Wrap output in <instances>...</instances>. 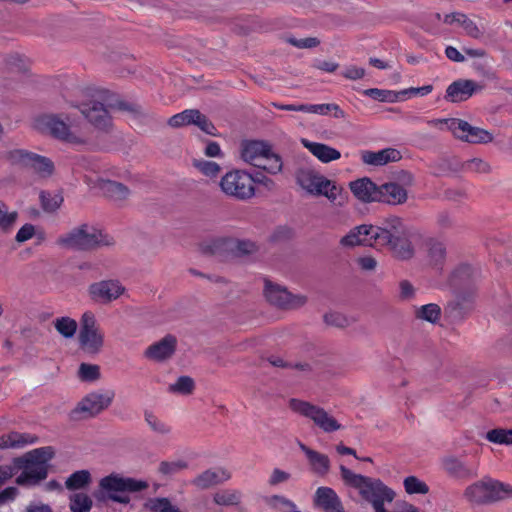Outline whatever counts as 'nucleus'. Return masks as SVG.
<instances>
[{
	"instance_id": "obj_1",
	"label": "nucleus",
	"mask_w": 512,
	"mask_h": 512,
	"mask_svg": "<svg viewBox=\"0 0 512 512\" xmlns=\"http://www.w3.org/2000/svg\"><path fill=\"white\" fill-rule=\"evenodd\" d=\"M57 244L71 250L90 251L101 246H111L114 244V240L95 228H91L89 231V226L82 224L61 235L57 239Z\"/></svg>"
},
{
	"instance_id": "obj_2",
	"label": "nucleus",
	"mask_w": 512,
	"mask_h": 512,
	"mask_svg": "<svg viewBox=\"0 0 512 512\" xmlns=\"http://www.w3.org/2000/svg\"><path fill=\"white\" fill-rule=\"evenodd\" d=\"M54 456L51 446L36 448L29 451L21 459L22 473L17 477L18 484H35L45 479L48 473L49 461Z\"/></svg>"
},
{
	"instance_id": "obj_3",
	"label": "nucleus",
	"mask_w": 512,
	"mask_h": 512,
	"mask_svg": "<svg viewBox=\"0 0 512 512\" xmlns=\"http://www.w3.org/2000/svg\"><path fill=\"white\" fill-rule=\"evenodd\" d=\"M344 483L359 491L361 496L372 503L376 512H384V485L380 480L356 474L344 465L340 466Z\"/></svg>"
},
{
	"instance_id": "obj_4",
	"label": "nucleus",
	"mask_w": 512,
	"mask_h": 512,
	"mask_svg": "<svg viewBox=\"0 0 512 512\" xmlns=\"http://www.w3.org/2000/svg\"><path fill=\"white\" fill-rule=\"evenodd\" d=\"M412 232L399 217L386 218V245L389 246L393 256L401 260H407L414 255V247L411 242Z\"/></svg>"
},
{
	"instance_id": "obj_5",
	"label": "nucleus",
	"mask_w": 512,
	"mask_h": 512,
	"mask_svg": "<svg viewBox=\"0 0 512 512\" xmlns=\"http://www.w3.org/2000/svg\"><path fill=\"white\" fill-rule=\"evenodd\" d=\"M99 486L107 497L115 502L127 504L130 497L127 493L139 492L148 487V483L131 477L112 473L100 480Z\"/></svg>"
},
{
	"instance_id": "obj_6",
	"label": "nucleus",
	"mask_w": 512,
	"mask_h": 512,
	"mask_svg": "<svg viewBox=\"0 0 512 512\" xmlns=\"http://www.w3.org/2000/svg\"><path fill=\"white\" fill-rule=\"evenodd\" d=\"M255 179L244 170H232L222 176L219 186L228 197L246 201L255 195Z\"/></svg>"
},
{
	"instance_id": "obj_7",
	"label": "nucleus",
	"mask_w": 512,
	"mask_h": 512,
	"mask_svg": "<svg viewBox=\"0 0 512 512\" xmlns=\"http://www.w3.org/2000/svg\"><path fill=\"white\" fill-rule=\"evenodd\" d=\"M428 123L435 126L445 124L454 137L463 142L471 144H486L493 140V135L489 131L480 127L472 126L462 119H434L428 121Z\"/></svg>"
},
{
	"instance_id": "obj_8",
	"label": "nucleus",
	"mask_w": 512,
	"mask_h": 512,
	"mask_svg": "<svg viewBox=\"0 0 512 512\" xmlns=\"http://www.w3.org/2000/svg\"><path fill=\"white\" fill-rule=\"evenodd\" d=\"M289 407L293 412L311 420L315 426L326 433L342 428V425L324 408L310 402L292 398L289 401Z\"/></svg>"
},
{
	"instance_id": "obj_9",
	"label": "nucleus",
	"mask_w": 512,
	"mask_h": 512,
	"mask_svg": "<svg viewBox=\"0 0 512 512\" xmlns=\"http://www.w3.org/2000/svg\"><path fill=\"white\" fill-rule=\"evenodd\" d=\"M32 127L38 133L59 141L76 143L70 126L57 114H41L34 118Z\"/></svg>"
},
{
	"instance_id": "obj_10",
	"label": "nucleus",
	"mask_w": 512,
	"mask_h": 512,
	"mask_svg": "<svg viewBox=\"0 0 512 512\" xmlns=\"http://www.w3.org/2000/svg\"><path fill=\"white\" fill-rule=\"evenodd\" d=\"M115 397L113 390L94 391L87 394L72 410L73 419H84L98 415L107 409Z\"/></svg>"
},
{
	"instance_id": "obj_11",
	"label": "nucleus",
	"mask_w": 512,
	"mask_h": 512,
	"mask_svg": "<svg viewBox=\"0 0 512 512\" xmlns=\"http://www.w3.org/2000/svg\"><path fill=\"white\" fill-rule=\"evenodd\" d=\"M80 347L89 354H97L104 344V334L91 313H84L79 331Z\"/></svg>"
},
{
	"instance_id": "obj_12",
	"label": "nucleus",
	"mask_w": 512,
	"mask_h": 512,
	"mask_svg": "<svg viewBox=\"0 0 512 512\" xmlns=\"http://www.w3.org/2000/svg\"><path fill=\"white\" fill-rule=\"evenodd\" d=\"M443 471L457 481H469L478 477L479 463L476 460H463L456 456H446L441 460Z\"/></svg>"
},
{
	"instance_id": "obj_13",
	"label": "nucleus",
	"mask_w": 512,
	"mask_h": 512,
	"mask_svg": "<svg viewBox=\"0 0 512 512\" xmlns=\"http://www.w3.org/2000/svg\"><path fill=\"white\" fill-rule=\"evenodd\" d=\"M482 278L483 273L479 266L462 262L450 271L447 284L450 288H474L481 284Z\"/></svg>"
},
{
	"instance_id": "obj_14",
	"label": "nucleus",
	"mask_w": 512,
	"mask_h": 512,
	"mask_svg": "<svg viewBox=\"0 0 512 512\" xmlns=\"http://www.w3.org/2000/svg\"><path fill=\"white\" fill-rule=\"evenodd\" d=\"M384 229L372 225H359L352 228L340 240V245L346 248L355 246H374V243L380 238V232Z\"/></svg>"
},
{
	"instance_id": "obj_15",
	"label": "nucleus",
	"mask_w": 512,
	"mask_h": 512,
	"mask_svg": "<svg viewBox=\"0 0 512 512\" xmlns=\"http://www.w3.org/2000/svg\"><path fill=\"white\" fill-rule=\"evenodd\" d=\"M108 104L91 100L79 105L80 112L97 129L107 130L111 125V118L107 110Z\"/></svg>"
},
{
	"instance_id": "obj_16",
	"label": "nucleus",
	"mask_w": 512,
	"mask_h": 512,
	"mask_svg": "<svg viewBox=\"0 0 512 512\" xmlns=\"http://www.w3.org/2000/svg\"><path fill=\"white\" fill-rule=\"evenodd\" d=\"M483 89L473 80L458 79L452 82L446 89L445 100L451 103H459L468 100L473 94Z\"/></svg>"
},
{
	"instance_id": "obj_17",
	"label": "nucleus",
	"mask_w": 512,
	"mask_h": 512,
	"mask_svg": "<svg viewBox=\"0 0 512 512\" xmlns=\"http://www.w3.org/2000/svg\"><path fill=\"white\" fill-rule=\"evenodd\" d=\"M383 187L384 185L378 186L368 177H363L349 183V188L353 195L364 203L380 201Z\"/></svg>"
},
{
	"instance_id": "obj_18",
	"label": "nucleus",
	"mask_w": 512,
	"mask_h": 512,
	"mask_svg": "<svg viewBox=\"0 0 512 512\" xmlns=\"http://www.w3.org/2000/svg\"><path fill=\"white\" fill-rule=\"evenodd\" d=\"M264 297L272 305L283 309L298 308L307 300L306 296L294 294L291 290H264Z\"/></svg>"
},
{
	"instance_id": "obj_19",
	"label": "nucleus",
	"mask_w": 512,
	"mask_h": 512,
	"mask_svg": "<svg viewBox=\"0 0 512 512\" xmlns=\"http://www.w3.org/2000/svg\"><path fill=\"white\" fill-rule=\"evenodd\" d=\"M296 182L313 195L321 193V188L329 187L331 181L310 168H299L296 171Z\"/></svg>"
},
{
	"instance_id": "obj_20",
	"label": "nucleus",
	"mask_w": 512,
	"mask_h": 512,
	"mask_svg": "<svg viewBox=\"0 0 512 512\" xmlns=\"http://www.w3.org/2000/svg\"><path fill=\"white\" fill-rule=\"evenodd\" d=\"M177 348V339L168 334L159 341L151 344L144 352L146 358L155 362H164L170 359Z\"/></svg>"
},
{
	"instance_id": "obj_21",
	"label": "nucleus",
	"mask_w": 512,
	"mask_h": 512,
	"mask_svg": "<svg viewBox=\"0 0 512 512\" xmlns=\"http://www.w3.org/2000/svg\"><path fill=\"white\" fill-rule=\"evenodd\" d=\"M231 478V472L223 467L207 469L197 475L192 485L200 490H206L213 486L227 482Z\"/></svg>"
},
{
	"instance_id": "obj_22",
	"label": "nucleus",
	"mask_w": 512,
	"mask_h": 512,
	"mask_svg": "<svg viewBox=\"0 0 512 512\" xmlns=\"http://www.w3.org/2000/svg\"><path fill=\"white\" fill-rule=\"evenodd\" d=\"M202 254L212 256L220 261L232 259V237H219L200 246Z\"/></svg>"
},
{
	"instance_id": "obj_23",
	"label": "nucleus",
	"mask_w": 512,
	"mask_h": 512,
	"mask_svg": "<svg viewBox=\"0 0 512 512\" xmlns=\"http://www.w3.org/2000/svg\"><path fill=\"white\" fill-rule=\"evenodd\" d=\"M314 503L325 512H345L340 498L330 487L322 486L317 488Z\"/></svg>"
},
{
	"instance_id": "obj_24",
	"label": "nucleus",
	"mask_w": 512,
	"mask_h": 512,
	"mask_svg": "<svg viewBox=\"0 0 512 512\" xmlns=\"http://www.w3.org/2000/svg\"><path fill=\"white\" fill-rule=\"evenodd\" d=\"M241 146V157L246 162H252L259 157L265 158L271 151V145L263 140H246Z\"/></svg>"
},
{
	"instance_id": "obj_25",
	"label": "nucleus",
	"mask_w": 512,
	"mask_h": 512,
	"mask_svg": "<svg viewBox=\"0 0 512 512\" xmlns=\"http://www.w3.org/2000/svg\"><path fill=\"white\" fill-rule=\"evenodd\" d=\"M97 186L102 194L112 201H123L130 194V190L126 185L114 180L99 179Z\"/></svg>"
},
{
	"instance_id": "obj_26",
	"label": "nucleus",
	"mask_w": 512,
	"mask_h": 512,
	"mask_svg": "<svg viewBox=\"0 0 512 512\" xmlns=\"http://www.w3.org/2000/svg\"><path fill=\"white\" fill-rule=\"evenodd\" d=\"M463 496L466 501L474 505L489 504L487 477L467 486Z\"/></svg>"
},
{
	"instance_id": "obj_27",
	"label": "nucleus",
	"mask_w": 512,
	"mask_h": 512,
	"mask_svg": "<svg viewBox=\"0 0 512 512\" xmlns=\"http://www.w3.org/2000/svg\"><path fill=\"white\" fill-rule=\"evenodd\" d=\"M303 145L321 162L329 163L334 160H338L341 157V153L329 145L311 142L306 139L302 140Z\"/></svg>"
},
{
	"instance_id": "obj_28",
	"label": "nucleus",
	"mask_w": 512,
	"mask_h": 512,
	"mask_svg": "<svg viewBox=\"0 0 512 512\" xmlns=\"http://www.w3.org/2000/svg\"><path fill=\"white\" fill-rule=\"evenodd\" d=\"M299 447L305 453L315 473L325 475L329 471L330 460L327 455L312 450L303 443H299Z\"/></svg>"
},
{
	"instance_id": "obj_29",
	"label": "nucleus",
	"mask_w": 512,
	"mask_h": 512,
	"mask_svg": "<svg viewBox=\"0 0 512 512\" xmlns=\"http://www.w3.org/2000/svg\"><path fill=\"white\" fill-rule=\"evenodd\" d=\"M37 438L31 434L11 432L0 436V449L23 448L35 443Z\"/></svg>"
},
{
	"instance_id": "obj_30",
	"label": "nucleus",
	"mask_w": 512,
	"mask_h": 512,
	"mask_svg": "<svg viewBox=\"0 0 512 512\" xmlns=\"http://www.w3.org/2000/svg\"><path fill=\"white\" fill-rule=\"evenodd\" d=\"M489 504L512 498V486L487 477Z\"/></svg>"
},
{
	"instance_id": "obj_31",
	"label": "nucleus",
	"mask_w": 512,
	"mask_h": 512,
	"mask_svg": "<svg viewBox=\"0 0 512 512\" xmlns=\"http://www.w3.org/2000/svg\"><path fill=\"white\" fill-rule=\"evenodd\" d=\"M429 264L442 270L446 259V247L442 242L430 239L426 243Z\"/></svg>"
},
{
	"instance_id": "obj_32",
	"label": "nucleus",
	"mask_w": 512,
	"mask_h": 512,
	"mask_svg": "<svg viewBox=\"0 0 512 512\" xmlns=\"http://www.w3.org/2000/svg\"><path fill=\"white\" fill-rule=\"evenodd\" d=\"M28 169H32L40 177H50L55 170L53 161L37 153L32 154Z\"/></svg>"
},
{
	"instance_id": "obj_33",
	"label": "nucleus",
	"mask_w": 512,
	"mask_h": 512,
	"mask_svg": "<svg viewBox=\"0 0 512 512\" xmlns=\"http://www.w3.org/2000/svg\"><path fill=\"white\" fill-rule=\"evenodd\" d=\"M259 251V245L250 239L232 238V258H243L256 254Z\"/></svg>"
},
{
	"instance_id": "obj_34",
	"label": "nucleus",
	"mask_w": 512,
	"mask_h": 512,
	"mask_svg": "<svg viewBox=\"0 0 512 512\" xmlns=\"http://www.w3.org/2000/svg\"><path fill=\"white\" fill-rule=\"evenodd\" d=\"M32 154L26 149H12L4 152L3 159L11 166L28 169Z\"/></svg>"
},
{
	"instance_id": "obj_35",
	"label": "nucleus",
	"mask_w": 512,
	"mask_h": 512,
	"mask_svg": "<svg viewBox=\"0 0 512 512\" xmlns=\"http://www.w3.org/2000/svg\"><path fill=\"white\" fill-rule=\"evenodd\" d=\"M242 492L238 489H222L213 495V501L219 506H237L241 503Z\"/></svg>"
},
{
	"instance_id": "obj_36",
	"label": "nucleus",
	"mask_w": 512,
	"mask_h": 512,
	"mask_svg": "<svg viewBox=\"0 0 512 512\" xmlns=\"http://www.w3.org/2000/svg\"><path fill=\"white\" fill-rule=\"evenodd\" d=\"M408 192L404 186L386 182V204L400 205L407 201Z\"/></svg>"
},
{
	"instance_id": "obj_37",
	"label": "nucleus",
	"mask_w": 512,
	"mask_h": 512,
	"mask_svg": "<svg viewBox=\"0 0 512 512\" xmlns=\"http://www.w3.org/2000/svg\"><path fill=\"white\" fill-rule=\"evenodd\" d=\"M91 482V474L88 470H79L72 473L65 481V486L69 490L82 489Z\"/></svg>"
},
{
	"instance_id": "obj_38",
	"label": "nucleus",
	"mask_w": 512,
	"mask_h": 512,
	"mask_svg": "<svg viewBox=\"0 0 512 512\" xmlns=\"http://www.w3.org/2000/svg\"><path fill=\"white\" fill-rule=\"evenodd\" d=\"M386 177L389 180L388 183L401 185L406 189L411 187L414 182L412 173L404 169H391L386 172Z\"/></svg>"
},
{
	"instance_id": "obj_39",
	"label": "nucleus",
	"mask_w": 512,
	"mask_h": 512,
	"mask_svg": "<svg viewBox=\"0 0 512 512\" xmlns=\"http://www.w3.org/2000/svg\"><path fill=\"white\" fill-rule=\"evenodd\" d=\"M124 290H89L90 299L100 305H107L120 298Z\"/></svg>"
},
{
	"instance_id": "obj_40",
	"label": "nucleus",
	"mask_w": 512,
	"mask_h": 512,
	"mask_svg": "<svg viewBox=\"0 0 512 512\" xmlns=\"http://www.w3.org/2000/svg\"><path fill=\"white\" fill-rule=\"evenodd\" d=\"M435 176H444L458 170V163L454 159L439 158L429 165Z\"/></svg>"
},
{
	"instance_id": "obj_41",
	"label": "nucleus",
	"mask_w": 512,
	"mask_h": 512,
	"mask_svg": "<svg viewBox=\"0 0 512 512\" xmlns=\"http://www.w3.org/2000/svg\"><path fill=\"white\" fill-rule=\"evenodd\" d=\"M53 324L57 332L67 339L74 337L78 327L77 322L70 317L56 318Z\"/></svg>"
},
{
	"instance_id": "obj_42",
	"label": "nucleus",
	"mask_w": 512,
	"mask_h": 512,
	"mask_svg": "<svg viewBox=\"0 0 512 512\" xmlns=\"http://www.w3.org/2000/svg\"><path fill=\"white\" fill-rule=\"evenodd\" d=\"M92 504V499L85 493H74L69 497L71 512H90Z\"/></svg>"
},
{
	"instance_id": "obj_43",
	"label": "nucleus",
	"mask_w": 512,
	"mask_h": 512,
	"mask_svg": "<svg viewBox=\"0 0 512 512\" xmlns=\"http://www.w3.org/2000/svg\"><path fill=\"white\" fill-rule=\"evenodd\" d=\"M18 219L17 211H8L7 204L0 200V230L4 233H8L14 227Z\"/></svg>"
},
{
	"instance_id": "obj_44",
	"label": "nucleus",
	"mask_w": 512,
	"mask_h": 512,
	"mask_svg": "<svg viewBox=\"0 0 512 512\" xmlns=\"http://www.w3.org/2000/svg\"><path fill=\"white\" fill-rule=\"evenodd\" d=\"M295 236L293 228L287 225L277 226L268 237L271 244H282L292 240Z\"/></svg>"
},
{
	"instance_id": "obj_45",
	"label": "nucleus",
	"mask_w": 512,
	"mask_h": 512,
	"mask_svg": "<svg viewBox=\"0 0 512 512\" xmlns=\"http://www.w3.org/2000/svg\"><path fill=\"white\" fill-rule=\"evenodd\" d=\"M441 309L437 304L429 303L422 305L416 311V317L430 322L432 324L436 323L440 319Z\"/></svg>"
},
{
	"instance_id": "obj_46",
	"label": "nucleus",
	"mask_w": 512,
	"mask_h": 512,
	"mask_svg": "<svg viewBox=\"0 0 512 512\" xmlns=\"http://www.w3.org/2000/svg\"><path fill=\"white\" fill-rule=\"evenodd\" d=\"M323 320L326 325L335 328H346L356 321L353 317H348L339 312L325 313Z\"/></svg>"
},
{
	"instance_id": "obj_47",
	"label": "nucleus",
	"mask_w": 512,
	"mask_h": 512,
	"mask_svg": "<svg viewBox=\"0 0 512 512\" xmlns=\"http://www.w3.org/2000/svg\"><path fill=\"white\" fill-rule=\"evenodd\" d=\"M197 114V109H187L181 113L175 114L168 120V125L173 128H179L182 126L193 124Z\"/></svg>"
},
{
	"instance_id": "obj_48",
	"label": "nucleus",
	"mask_w": 512,
	"mask_h": 512,
	"mask_svg": "<svg viewBox=\"0 0 512 512\" xmlns=\"http://www.w3.org/2000/svg\"><path fill=\"white\" fill-rule=\"evenodd\" d=\"M403 485L406 493L425 495L429 492V486L416 476H408L404 479Z\"/></svg>"
},
{
	"instance_id": "obj_49",
	"label": "nucleus",
	"mask_w": 512,
	"mask_h": 512,
	"mask_svg": "<svg viewBox=\"0 0 512 512\" xmlns=\"http://www.w3.org/2000/svg\"><path fill=\"white\" fill-rule=\"evenodd\" d=\"M301 109H303L304 112L318 113L321 115H326L331 110H335V117H344L343 110H341L337 104H304V107H302Z\"/></svg>"
},
{
	"instance_id": "obj_50",
	"label": "nucleus",
	"mask_w": 512,
	"mask_h": 512,
	"mask_svg": "<svg viewBox=\"0 0 512 512\" xmlns=\"http://www.w3.org/2000/svg\"><path fill=\"white\" fill-rule=\"evenodd\" d=\"M486 439L496 444H512V429H492L486 433Z\"/></svg>"
},
{
	"instance_id": "obj_51",
	"label": "nucleus",
	"mask_w": 512,
	"mask_h": 512,
	"mask_svg": "<svg viewBox=\"0 0 512 512\" xmlns=\"http://www.w3.org/2000/svg\"><path fill=\"white\" fill-rule=\"evenodd\" d=\"M145 421L148 426L160 435H167L171 432V427L165 422L161 421L154 413L146 411L144 414Z\"/></svg>"
},
{
	"instance_id": "obj_52",
	"label": "nucleus",
	"mask_w": 512,
	"mask_h": 512,
	"mask_svg": "<svg viewBox=\"0 0 512 512\" xmlns=\"http://www.w3.org/2000/svg\"><path fill=\"white\" fill-rule=\"evenodd\" d=\"M194 389V381L189 376L179 377L175 383L169 385V391L182 395L190 394Z\"/></svg>"
},
{
	"instance_id": "obj_53",
	"label": "nucleus",
	"mask_w": 512,
	"mask_h": 512,
	"mask_svg": "<svg viewBox=\"0 0 512 512\" xmlns=\"http://www.w3.org/2000/svg\"><path fill=\"white\" fill-rule=\"evenodd\" d=\"M78 376L85 382L96 381L100 378V367L95 364L82 363L78 370Z\"/></svg>"
},
{
	"instance_id": "obj_54",
	"label": "nucleus",
	"mask_w": 512,
	"mask_h": 512,
	"mask_svg": "<svg viewBox=\"0 0 512 512\" xmlns=\"http://www.w3.org/2000/svg\"><path fill=\"white\" fill-rule=\"evenodd\" d=\"M193 166L198 169L203 175L207 177H216L220 171L221 167L219 164L213 161L208 160H194Z\"/></svg>"
},
{
	"instance_id": "obj_55",
	"label": "nucleus",
	"mask_w": 512,
	"mask_h": 512,
	"mask_svg": "<svg viewBox=\"0 0 512 512\" xmlns=\"http://www.w3.org/2000/svg\"><path fill=\"white\" fill-rule=\"evenodd\" d=\"M40 200H41L42 208L45 211L54 212L60 207V205L63 201V198L58 195L52 196L49 192L42 191L40 193Z\"/></svg>"
},
{
	"instance_id": "obj_56",
	"label": "nucleus",
	"mask_w": 512,
	"mask_h": 512,
	"mask_svg": "<svg viewBox=\"0 0 512 512\" xmlns=\"http://www.w3.org/2000/svg\"><path fill=\"white\" fill-rule=\"evenodd\" d=\"M187 468V463L182 460L178 461H163L159 464V472L164 476L174 475L181 470Z\"/></svg>"
},
{
	"instance_id": "obj_57",
	"label": "nucleus",
	"mask_w": 512,
	"mask_h": 512,
	"mask_svg": "<svg viewBox=\"0 0 512 512\" xmlns=\"http://www.w3.org/2000/svg\"><path fill=\"white\" fill-rule=\"evenodd\" d=\"M194 119L195 121L193 124L198 126L203 132L211 136H217V128L206 115L197 110V114Z\"/></svg>"
},
{
	"instance_id": "obj_58",
	"label": "nucleus",
	"mask_w": 512,
	"mask_h": 512,
	"mask_svg": "<svg viewBox=\"0 0 512 512\" xmlns=\"http://www.w3.org/2000/svg\"><path fill=\"white\" fill-rule=\"evenodd\" d=\"M462 169L465 171L476 172V173H489L491 170V167L486 161H484L480 158H473V159L465 161L462 164Z\"/></svg>"
},
{
	"instance_id": "obj_59",
	"label": "nucleus",
	"mask_w": 512,
	"mask_h": 512,
	"mask_svg": "<svg viewBox=\"0 0 512 512\" xmlns=\"http://www.w3.org/2000/svg\"><path fill=\"white\" fill-rule=\"evenodd\" d=\"M108 107L116 108L120 111H125V112L131 113L133 115H142L143 114L142 106L137 103H134V102L118 100L115 103H108Z\"/></svg>"
},
{
	"instance_id": "obj_60",
	"label": "nucleus",
	"mask_w": 512,
	"mask_h": 512,
	"mask_svg": "<svg viewBox=\"0 0 512 512\" xmlns=\"http://www.w3.org/2000/svg\"><path fill=\"white\" fill-rule=\"evenodd\" d=\"M268 161V165H265L263 168L270 174H277L282 171L283 162L282 158L279 154H276L270 151V153L265 157Z\"/></svg>"
},
{
	"instance_id": "obj_61",
	"label": "nucleus",
	"mask_w": 512,
	"mask_h": 512,
	"mask_svg": "<svg viewBox=\"0 0 512 512\" xmlns=\"http://www.w3.org/2000/svg\"><path fill=\"white\" fill-rule=\"evenodd\" d=\"M148 506L154 512H180L165 498L152 499L150 500Z\"/></svg>"
},
{
	"instance_id": "obj_62",
	"label": "nucleus",
	"mask_w": 512,
	"mask_h": 512,
	"mask_svg": "<svg viewBox=\"0 0 512 512\" xmlns=\"http://www.w3.org/2000/svg\"><path fill=\"white\" fill-rule=\"evenodd\" d=\"M362 161L368 165L381 166L384 165V149L377 152L364 151L362 152Z\"/></svg>"
},
{
	"instance_id": "obj_63",
	"label": "nucleus",
	"mask_w": 512,
	"mask_h": 512,
	"mask_svg": "<svg viewBox=\"0 0 512 512\" xmlns=\"http://www.w3.org/2000/svg\"><path fill=\"white\" fill-rule=\"evenodd\" d=\"M459 17L460 19H462L461 26L463 27L468 36L475 39H478L482 36V32L480 31L476 23L470 18H468L467 15Z\"/></svg>"
},
{
	"instance_id": "obj_64",
	"label": "nucleus",
	"mask_w": 512,
	"mask_h": 512,
	"mask_svg": "<svg viewBox=\"0 0 512 512\" xmlns=\"http://www.w3.org/2000/svg\"><path fill=\"white\" fill-rule=\"evenodd\" d=\"M287 41L299 49L314 48L320 44V40L316 37H307L303 39L289 38Z\"/></svg>"
}]
</instances>
